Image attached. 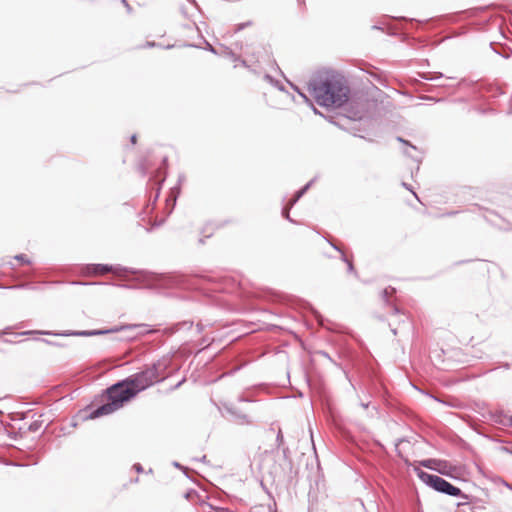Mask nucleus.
Returning a JSON list of instances; mask_svg holds the SVG:
<instances>
[{
  "label": "nucleus",
  "mask_w": 512,
  "mask_h": 512,
  "mask_svg": "<svg viewBox=\"0 0 512 512\" xmlns=\"http://www.w3.org/2000/svg\"><path fill=\"white\" fill-rule=\"evenodd\" d=\"M200 510L201 512H232L227 508L215 507L208 502H202L200 504Z\"/></svg>",
  "instance_id": "12"
},
{
  "label": "nucleus",
  "mask_w": 512,
  "mask_h": 512,
  "mask_svg": "<svg viewBox=\"0 0 512 512\" xmlns=\"http://www.w3.org/2000/svg\"><path fill=\"white\" fill-rule=\"evenodd\" d=\"M329 244H330V245H331V246H332L336 251L340 252V254H341V260L347 264V271H348L349 273H353L356 277H358V273L355 271V268H354V265H353L352 261H350V260L346 257L345 253L341 250V248H340V247H338L336 244H334V243L330 242V241H329Z\"/></svg>",
  "instance_id": "7"
},
{
  "label": "nucleus",
  "mask_w": 512,
  "mask_h": 512,
  "mask_svg": "<svg viewBox=\"0 0 512 512\" xmlns=\"http://www.w3.org/2000/svg\"><path fill=\"white\" fill-rule=\"evenodd\" d=\"M171 359L163 357L142 371L127 377L130 385L137 390V393L149 388L153 384L165 378V371L170 365Z\"/></svg>",
  "instance_id": "4"
},
{
  "label": "nucleus",
  "mask_w": 512,
  "mask_h": 512,
  "mask_svg": "<svg viewBox=\"0 0 512 512\" xmlns=\"http://www.w3.org/2000/svg\"><path fill=\"white\" fill-rule=\"evenodd\" d=\"M195 494H196V492H195L194 490H191V491H189V492H187V493L185 494V498H187V499H188V498H190L192 495H195Z\"/></svg>",
  "instance_id": "40"
},
{
  "label": "nucleus",
  "mask_w": 512,
  "mask_h": 512,
  "mask_svg": "<svg viewBox=\"0 0 512 512\" xmlns=\"http://www.w3.org/2000/svg\"><path fill=\"white\" fill-rule=\"evenodd\" d=\"M137 324H122L115 325L108 329H94V330H67L62 332H53V331H40V330H30L22 332L21 335H32V334H41V335H53V336H79V337H91V336H101L106 334L118 333L121 331L132 330L138 327Z\"/></svg>",
  "instance_id": "5"
},
{
  "label": "nucleus",
  "mask_w": 512,
  "mask_h": 512,
  "mask_svg": "<svg viewBox=\"0 0 512 512\" xmlns=\"http://www.w3.org/2000/svg\"><path fill=\"white\" fill-rule=\"evenodd\" d=\"M390 327H391V332L394 334V335H397L398 334V328L396 327H393L392 323H389Z\"/></svg>",
  "instance_id": "39"
},
{
  "label": "nucleus",
  "mask_w": 512,
  "mask_h": 512,
  "mask_svg": "<svg viewBox=\"0 0 512 512\" xmlns=\"http://www.w3.org/2000/svg\"><path fill=\"white\" fill-rule=\"evenodd\" d=\"M173 465L177 468H181V469L183 468L178 462H174Z\"/></svg>",
  "instance_id": "49"
},
{
  "label": "nucleus",
  "mask_w": 512,
  "mask_h": 512,
  "mask_svg": "<svg viewBox=\"0 0 512 512\" xmlns=\"http://www.w3.org/2000/svg\"><path fill=\"white\" fill-rule=\"evenodd\" d=\"M42 423V420H35L28 426V430L30 432H37L41 428Z\"/></svg>",
  "instance_id": "15"
},
{
  "label": "nucleus",
  "mask_w": 512,
  "mask_h": 512,
  "mask_svg": "<svg viewBox=\"0 0 512 512\" xmlns=\"http://www.w3.org/2000/svg\"><path fill=\"white\" fill-rule=\"evenodd\" d=\"M436 463H437V459H426V460H422L420 462L421 466L431 469V470L433 469V466L436 465Z\"/></svg>",
  "instance_id": "16"
},
{
  "label": "nucleus",
  "mask_w": 512,
  "mask_h": 512,
  "mask_svg": "<svg viewBox=\"0 0 512 512\" xmlns=\"http://www.w3.org/2000/svg\"><path fill=\"white\" fill-rule=\"evenodd\" d=\"M397 140L399 142L405 144L408 147V148L404 149V151H403L405 155H407L408 157H411L416 162H420L421 161V156L420 155H414L410 151V150L417 151V148L414 145H412L411 143H409L407 140L403 139L402 137H397Z\"/></svg>",
  "instance_id": "8"
},
{
  "label": "nucleus",
  "mask_w": 512,
  "mask_h": 512,
  "mask_svg": "<svg viewBox=\"0 0 512 512\" xmlns=\"http://www.w3.org/2000/svg\"><path fill=\"white\" fill-rule=\"evenodd\" d=\"M308 90L322 107H342L349 98L350 88L346 79L333 70L318 73L308 83Z\"/></svg>",
  "instance_id": "1"
},
{
  "label": "nucleus",
  "mask_w": 512,
  "mask_h": 512,
  "mask_svg": "<svg viewBox=\"0 0 512 512\" xmlns=\"http://www.w3.org/2000/svg\"><path fill=\"white\" fill-rule=\"evenodd\" d=\"M175 203H176V197H174L173 199L167 200V205H170V208L168 210V215L172 213Z\"/></svg>",
  "instance_id": "25"
},
{
  "label": "nucleus",
  "mask_w": 512,
  "mask_h": 512,
  "mask_svg": "<svg viewBox=\"0 0 512 512\" xmlns=\"http://www.w3.org/2000/svg\"><path fill=\"white\" fill-rule=\"evenodd\" d=\"M226 55L234 62H238V60H240V56L235 54L231 49L226 48Z\"/></svg>",
  "instance_id": "20"
},
{
  "label": "nucleus",
  "mask_w": 512,
  "mask_h": 512,
  "mask_svg": "<svg viewBox=\"0 0 512 512\" xmlns=\"http://www.w3.org/2000/svg\"><path fill=\"white\" fill-rule=\"evenodd\" d=\"M276 442H277L278 446H280L283 443V435H282L281 431H279L277 434Z\"/></svg>",
  "instance_id": "29"
},
{
  "label": "nucleus",
  "mask_w": 512,
  "mask_h": 512,
  "mask_svg": "<svg viewBox=\"0 0 512 512\" xmlns=\"http://www.w3.org/2000/svg\"><path fill=\"white\" fill-rule=\"evenodd\" d=\"M432 77H435V80H436V79L442 78L443 74L440 72H432Z\"/></svg>",
  "instance_id": "37"
},
{
  "label": "nucleus",
  "mask_w": 512,
  "mask_h": 512,
  "mask_svg": "<svg viewBox=\"0 0 512 512\" xmlns=\"http://www.w3.org/2000/svg\"><path fill=\"white\" fill-rule=\"evenodd\" d=\"M145 46L146 47H154V46H156V43L155 42H147Z\"/></svg>",
  "instance_id": "44"
},
{
  "label": "nucleus",
  "mask_w": 512,
  "mask_h": 512,
  "mask_svg": "<svg viewBox=\"0 0 512 512\" xmlns=\"http://www.w3.org/2000/svg\"><path fill=\"white\" fill-rule=\"evenodd\" d=\"M252 25V22L251 21H247V22H244V23H240L236 26L235 28V32H239L241 30H243L244 28L246 27H249Z\"/></svg>",
  "instance_id": "22"
},
{
  "label": "nucleus",
  "mask_w": 512,
  "mask_h": 512,
  "mask_svg": "<svg viewBox=\"0 0 512 512\" xmlns=\"http://www.w3.org/2000/svg\"><path fill=\"white\" fill-rule=\"evenodd\" d=\"M418 76L423 80H430V81L435 80V77H432V72H422V73H419Z\"/></svg>",
  "instance_id": "21"
},
{
  "label": "nucleus",
  "mask_w": 512,
  "mask_h": 512,
  "mask_svg": "<svg viewBox=\"0 0 512 512\" xmlns=\"http://www.w3.org/2000/svg\"><path fill=\"white\" fill-rule=\"evenodd\" d=\"M193 323L192 322H182V323H179L178 326L179 328L178 329H182V328H187V329H190L192 327Z\"/></svg>",
  "instance_id": "27"
},
{
  "label": "nucleus",
  "mask_w": 512,
  "mask_h": 512,
  "mask_svg": "<svg viewBox=\"0 0 512 512\" xmlns=\"http://www.w3.org/2000/svg\"><path fill=\"white\" fill-rule=\"evenodd\" d=\"M227 410L239 424H251L252 423V420L250 419V417L248 415L243 414L234 408H228Z\"/></svg>",
  "instance_id": "9"
},
{
  "label": "nucleus",
  "mask_w": 512,
  "mask_h": 512,
  "mask_svg": "<svg viewBox=\"0 0 512 512\" xmlns=\"http://www.w3.org/2000/svg\"><path fill=\"white\" fill-rule=\"evenodd\" d=\"M105 392L107 394L108 402L95 408L90 413L89 418L95 419L104 415H109L121 408L124 403L130 401L138 394L137 390L130 385L127 378L113 384L107 388Z\"/></svg>",
  "instance_id": "3"
},
{
  "label": "nucleus",
  "mask_w": 512,
  "mask_h": 512,
  "mask_svg": "<svg viewBox=\"0 0 512 512\" xmlns=\"http://www.w3.org/2000/svg\"><path fill=\"white\" fill-rule=\"evenodd\" d=\"M404 325H406L407 327L410 326L409 322H405V321H402Z\"/></svg>",
  "instance_id": "51"
},
{
  "label": "nucleus",
  "mask_w": 512,
  "mask_h": 512,
  "mask_svg": "<svg viewBox=\"0 0 512 512\" xmlns=\"http://www.w3.org/2000/svg\"><path fill=\"white\" fill-rule=\"evenodd\" d=\"M313 183L314 179L309 181L304 187L295 193L294 197L290 200V207L294 206L299 201V199L307 192Z\"/></svg>",
  "instance_id": "11"
},
{
  "label": "nucleus",
  "mask_w": 512,
  "mask_h": 512,
  "mask_svg": "<svg viewBox=\"0 0 512 512\" xmlns=\"http://www.w3.org/2000/svg\"><path fill=\"white\" fill-rule=\"evenodd\" d=\"M238 61L241 63L242 66L249 67L248 64H247V61L245 59H241L240 58V60H238Z\"/></svg>",
  "instance_id": "42"
},
{
  "label": "nucleus",
  "mask_w": 512,
  "mask_h": 512,
  "mask_svg": "<svg viewBox=\"0 0 512 512\" xmlns=\"http://www.w3.org/2000/svg\"><path fill=\"white\" fill-rule=\"evenodd\" d=\"M500 416L503 417V419L500 420L499 423H501L503 425H509L512 427V416H507V415H503V414H501Z\"/></svg>",
  "instance_id": "19"
},
{
  "label": "nucleus",
  "mask_w": 512,
  "mask_h": 512,
  "mask_svg": "<svg viewBox=\"0 0 512 512\" xmlns=\"http://www.w3.org/2000/svg\"><path fill=\"white\" fill-rule=\"evenodd\" d=\"M136 139H137V136H136L135 134H134V135H132V136H131V139H130V140H131V143H132V144H135V143H136Z\"/></svg>",
  "instance_id": "45"
},
{
  "label": "nucleus",
  "mask_w": 512,
  "mask_h": 512,
  "mask_svg": "<svg viewBox=\"0 0 512 512\" xmlns=\"http://www.w3.org/2000/svg\"><path fill=\"white\" fill-rule=\"evenodd\" d=\"M73 285H96V284H103L102 282H81V281H73Z\"/></svg>",
  "instance_id": "26"
},
{
  "label": "nucleus",
  "mask_w": 512,
  "mask_h": 512,
  "mask_svg": "<svg viewBox=\"0 0 512 512\" xmlns=\"http://www.w3.org/2000/svg\"><path fill=\"white\" fill-rule=\"evenodd\" d=\"M264 79L272 84L273 86L277 87L279 90H284V87L280 84V82L278 80H275L271 75L269 74H265L264 75Z\"/></svg>",
  "instance_id": "14"
},
{
  "label": "nucleus",
  "mask_w": 512,
  "mask_h": 512,
  "mask_svg": "<svg viewBox=\"0 0 512 512\" xmlns=\"http://www.w3.org/2000/svg\"><path fill=\"white\" fill-rule=\"evenodd\" d=\"M41 341H43V342H45L46 344H49V345H54V346H58V347L63 346V345H62V344H60V343L53 342V341H49V340H46V339H41Z\"/></svg>",
  "instance_id": "31"
},
{
  "label": "nucleus",
  "mask_w": 512,
  "mask_h": 512,
  "mask_svg": "<svg viewBox=\"0 0 512 512\" xmlns=\"http://www.w3.org/2000/svg\"><path fill=\"white\" fill-rule=\"evenodd\" d=\"M378 414V410H377V407L373 406L372 409L369 411V415L371 417H374L375 415Z\"/></svg>",
  "instance_id": "35"
},
{
  "label": "nucleus",
  "mask_w": 512,
  "mask_h": 512,
  "mask_svg": "<svg viewBox=\"0 0 512 512\" xmlns=\"http://www.w3.org/2000/svg\"><path fill=\"white\" fill-rule=\"evenodd\" d=\"M150 180L152 181V179H150ZM164 180H165V177H163V178L161 179V181H159V182H155V184H157V186H158V187H157V193H156L155 198H154V202H155V201L158 199V197H159L160 188H161V183H162ZM153 181H156V177H155V178H153Z\"/></svg>",
  "instance_id": "23"
},
{
  "label": "nucleus",
  "mask_w": 512,
  "mask_h": 512,
  "mask_svg": "<svg viewBox=\"0 0 512 512\" xmlns=\"http://www.w3.org/2000/svg\"><path fill=\"white\" fill-rule=\"evenodd\" d=\"M202 330H203V325H202V324H200V323H198V324H197V331H198L199 333H201V332H202Z\"/></svg>",
  "instance_id": "43"
},
{
  "label": "nucleus",
  "mask_w": 512,
  "mask_h": 512,
  "mask_svg": "<svg viewBox=\"0 0 512 512\" xmlns=\"http://www.w3.org/2000/svg\"><path fill=\"white\" fill-rule=\"evenodd\" d=\"M207 50L210 51L213 54L217 53L216 49L211 44H209V43H207Z\"/></svg>",
  "instance_id": "36"
},
{
  "label": "nucleus",
  "mask_w": 512,
  "mask_h": 512,
  "mask_svg": "<svg viewBox=\"0 0 512 512\" xmlns=\"http://www.w3.org/2000/svg\"><path fill=\"white\" fill-rule=\"evenodd\" d=\"M79 273L82 276H97L107 273H113L116 276L124 277L125 274L130 273L137 275V279L143 282H160L165 281L168 285L183 286L185 277L182 275L174 276H158L145 270H135L122 265H109V264H84L79 267Z\"/></svg>",
  "instance_id": "2"
},
{
  "label": "nucleus",
  "mask_w": 512,
  "mask_h": 512,
  "mask_svg": "<svg viewBox=\"0 0 512 512\" xmlns=\"http://www.w3.org/2000/svg\"><path fill=\"white\" fill-rule=\"evenodd\" d=\"M139 169H140V171H141L142 176H145V175H146V173H147V170H146V168L144 167V165H140V166H139Z\"/></svg>",
  "instance_id": "38"
},
{
  "label": "nucleus",
  "mask_w": 512,
  "mask_h": 512,
  "mask_svg": "<svg viewBox=\"0 0 512 512\" xmlns=\"http://www.w3.org/2000/svg\"><path fill=\"white\" fill-rule=\"evenodd\" d=\"M299 2H303L304 0H298Z\"/></svg>",
  "instance_id": "53"
},
{
  "label": "nucleus",
  "mask_w": 512,
  "mask_h": 512,
  "mask_svg": "<svg viewBox=\"0 0 512 512\" xmlns=\"http://www.w3.org/2000/svg\"><path fill=\"white\" fill-rule=\"evenodd\" d=\"M133 469L137 472V473H142L143 472V467L140 463H135L133 465Z\"/></svg>",
  "instance_id": "28"
},
{
  "label": "nucleus",
  "mask_w": 512,
  "mask_h": 512,
  "mask_svg": "<svg viewBox=\"0 0 512 512\" xmlns=\"http://www.w3.org/2000/svg\"><path fill=\"white\" fill-rule=\"evenodd\" d=\"M395 292V289L394 288H385L383 291H382V299L388 303L389 301V297L392 293Z\"/></svg>",
  "instance_id": "17"
},
{
  "label": "nucleus",
  "mask_w": 512,
  "mask_h": 512,
  "mask_svg": "<svg viewBox=\"0 0 512 512\" xmlns=\"http://www.w3.org/2000/svg\"><path fill=\"white\" fill-rule=\"evenodd\" d=\"M288 452H289L288 448H283V456L286 460L288 459Z\"/></svg>",
  "instance_id": "41"
},
{
  "label": "nucleus",
  "mask_w": 512,
  "mask_h": 512,
  "mask_svg": "<svg viewBox=\"0 0 512 512\" xmlns=\"http://www.w3.org/2000/svg\"><path fill=\"white\" fill-rule=\"evenodd\" d=\"M417 475L423 483L433 488L435 491L463 499V501H460L458 505L466 503L465 501L468 499V496L464 494L460 488L452 485L447 480L438 475L430 474L422 470H418Z\"/></svg>",
  "instance_id": "6"
},
{
  "label": "nucleus",
  "mask_w": 512,
  "mask_h": 512,
  "mask_svg": "<svg viewBox=\"0 0 512 512\" xmlns=\"http://www.w3.org/2000/svg\"><path fill=\"white\" fill-rule=\"evenodd\" d=\"M290 204L288 205V207L284 208L283 211H282V215L284 218H286L288 221L290 222H294L291 218H290V215H289V209H290Z\"/></svg>",
  "instance_id": "24"
},
{
  "label": "nucleus",
  "mask_w": 512,
  "mask_h": 512,
  "mask_svg": "<svg viewBox=\"0 0 512 512\" xmlns=\"http://www.w3.org/2000/svg\"><path fill=\"white\" fill-rule=\"evenodd\" d=\"M161 173V168H158L157 175Z\"/></svg>",
  "instance_id": "52"
},
{
  "label": "nucleus",
  "mask_w": 512,
  "mask_h": 512,
  "mask_svg": "<svg viewBox=\"0 0 512 512\" xmlns=\"http://www.w3.org/2000/svg\"><path fill=\"white\" fill-rule=\"evenodd\" d=\"M403 187H405L407 190L411 191L413 193V195L416 197L417 200H419L417 194L410 188V186L408 184H406L405 182L402 183Z\"/></svg>",
  "instance_id": "34"
},
{
  "label": "nucleus",
  "mask_w": 512,
  "mask_h": 512,
  "mask_svg": "<svg viewBox=\"0 0 512 512\" xmlns=\"http://www.w3.org/2000/svg\"><path fill=\"white\" fill-rule=\"evenodd\" d=\"M122 4L124 5V7L127 9V12L128 13H131L132 12V7L130 6V4L127 2V0H121Z\"/></svg>",
  "instance_id": "30"
},
{
  "label": "nucleus",
  "mask_w": 512,
  "mask_h": 512,
  "mask_svg": "<svg viewBox=\"0 0 512 512\" xmlns=\"http://www.w3.org/2000/svg\"><path fill=\"white\" fill-rule=\"evenodd\" d=\"M187 1L190 2L191 4H193L196 7L198 6L197 2L195 0H187Z\"/></svg>",
  "instance_id": "48"
},
{
  "label": "nucleus",
  "mask_w": 512,
  "mask_h": 512,
  "mask_svg": "<svg viewBox=\"0 0 512 512\" xmlns=\"http://www.w3.org/2000/svg\"><path fill=\"white\" fill-rule=\"evenodd\" d=\"M9 329H10V328H6L4 331H2V332L0 333V335H1V334H7Z\"/></svg>",
  "instance_id": "50"
},
{
  "label": "nucleus",
  "mask_w": 512,
  "mask_h": 512,
  "mask_svg": "<svg viewBox=\"0 0 512 512\" xmlns=\"http://www.w3.org/2000/svg\"><path fill=\"white\" fill-rule=\"evenodd\" d=\"M361 406H362L364 409H368V407H369V403L361 402Z\"/></svg>",
  "instance_id": "47"
},
{
  "label": "nucleus",
  "mask_w": 512,
  "mask_h": 512,
  "mask_svg": "<svg viewBox=\"0 0 512 512\" xmlns=\"http://www.w3.org/2000/svg\"><path fill=\"white\" fill-rule=\"evenodd\" d=\"M264 79L272 84L273 86L277 87L279 90H284V87L280 84V82L278 80H275L271 75L269 74H265L264 75Z\"/></svg>",
  "instance_id": "13"
},
{
  "label": "nucleus",
  "mask_w": 512,
  "mask_h": 512,
  "mask_svg": "<svg viewBox=\"0 0 512 512\" xmlns=\"http://www.w3.org/2000/svg\"><path fill=\"white\" fill-rule=\"evenodd\" d=\"M292 88L302 97L304 98L305 100H308V98L306 97L305 94H303L302 92H300V90L298 89V87L294 86V85H291Z\"/></svg>",
  "instance_id": "33"
},
{
  "label": "nucleus",
  "mask_w": 512,
  "mask_h": 512,
  "mask_svg": "<svg viewBox=\"0 0 512 512\" xmlns=\"http://www.w3.org/2000/svg\"><path fill=\"white\" fill-rule=\"evenodd\" d=\"M393 313L395 316L399 314V309L396 306H393Z\"/></svg>",
  "instance_id": "46"
},
{
  "label": "nucleus",
  "mask_w": 512,
  "mask_h": 512,
  "mask_svg": "<svg viewBox=\"0 0 512 512\" xmlns=\"http://www.w3.org/2000/svg\"><path fill=\"white\" fill-rule=\"evenodd\" d=\"M318 354H320L321 356L327 358L328 360H330L332 363L336 364L332 359L331 357L329 356V354L325 351H319Z\"/></svg>",
  "instance_id": "32"
},
{
  "label": "nucleus",
  "mask_w": 512,
  "mask_h": 512,
  "mask_svg": "<svg viewBox=\"0 0 512 512\" xmlns=\"http://www.w3.org/2000/svg\"><path fill=\"white\" fill-rule=\"evenodd\" d=\"M451 468L452 466L449 462L437 459V463L433 466L432 470H435L442 475H449Z\"/></svg>",
  "instance_id": "10"
},
{
  "label": "nucleus",
  "mask_w": 512,
  "mask_h": 512,
  "mask_svg": "<svg viewBox=\"0 0 512 512\" xmlns=\"http://www.w3.org/2000/svg\"><path fill=\"white\" fill-rule=\"evenodd\" d=\"M14 258L23 264H31V260L25 254H18Z\"/></svg>",
  "instance_id": "18"
}]
</instances>
